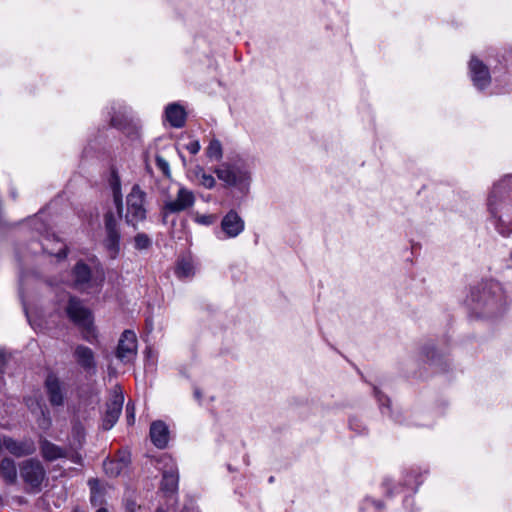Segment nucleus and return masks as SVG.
Returning a JSON list of instances; mask_svg holds the SVG:
<instances>
[{
    "label": "nucleus",
    "instance_id": "nucleus-1",
    "mask_svg": "<svg viewBox=\"0 0 512 512\" xmlns=\"http://www.w3.org/2000/svg\"><path fill=\"white\" fill-rule=\"evenodd\" d=\"M511 179L496 184L488 197V211L493 223L504 236L512 232V191L508 190Z\"/></svg>",
    "mask_w": 512,
    "mask_h": 512
},
{
    "label": "nucleus",
    "instance_id": "nucleus-2",
    "mask_svg": "<svg viewBox=\"0 0 512 512\" xmlns=\"http://www.w3.org/2000/svg\"><path fill=\"white\" fill-rule=\"evenodd\" d=\"M112 190L114 203L118 213L121 217H124L128 225L136 227L140 222L145 220L147 212L145 208L146 193L139 185H133L131 191L127 195L125 212L122 203L120 183L117 178L112 183Z\"/></svg>",
    "mask_w": 512,
    "mask_h": 512
},
{
    "label": "nucleus",
    "instance_id": "nucleus-3",
    "mask_svg": "<svg viewBox=\"0 0 512 512\" xmlns=\"http://www.w3.org/2000/svg\"><path fill=\"white\" fill-rule=\"evenodd\" d=\"M214 173L226 186L236 187L241 192L248 191L251 175L247 169L229 163H222L214 169Z\"/></svg>",
    "mask_w": 512,
    "mask_h": 512
},
{
    "label": "nucleus",
    "instance_id": "nucleus-4",
    "mask_svg": "<svg viewBox=\"0 0 512 512\" xmlns=\"http://www.w3.org/2000/svg\"><path fill=\"white\" fill-rule=\"evenodd\" d=\"M66 312L70 320L82 330L84 338L91 341L95 333L90 310L76 298H70Z\"/></svg>",
    "mask_w": 512,
    "mask_h": 512
},
{
    "label": "nucleus",
    "instance_id": "nucleus-5",
    "mask_svg": "<svg viewBox=\"0 0 512 512\" xmlns=\"http://www.w3.org/2000/svg\"><path fill=\"white\" fill-rule=\"evenodd\" d=\"M20 475L30 489L39 491L46 478V471L39 460L31 458L20 464Z\"/></svg>",
    "mask_w": 512,
    "mask_h": 512
},
{
    "label": "nucleus",
    "instance_id": "nucleus-6",
    "mask_svg": "<svg viewBox=\"0 0 512 512\" xmlns=\"http://www.w3.org/2000/svg\"><path fill=\"white\" fill-rule=\"evenodd\" d=\"M137 355V337L132 330H125L116 350L117 358L124 364L133 362Z\"/></svg>",
    "mask_w": 512,
    "mask_h": 512
},
{
    "label": "nucleus",
    "instance_id": "nucleus-7",
    "mask_svg": "<svg viewBox=\"0 0 512 512\" xmlns=\"http://www.w3.org/2000/svg\"><path fill=\"white\" fill-rule=\"evenodd\" d=\"M104 225L106 233L104 245L109 250L111 256L114 258L119 252L120 232L118 229L117 220L113 212L109 211L105 214Z\"/></svg>",
    "mask_w": 512,
    "mask_h": 512
},
{
    "label": "nucleus",
    "instance_id": "nucleus-8",
    "mask_svg": "<svg viewBox=\"0 0 512 512\" xmlns=\"http://www.w3.org/2000/svg\"><path fill=\"white\" fill-rule=\"evenodd\" d=\"M3 450L20 458L32 455L36 451V447L31 440L17 441L9 436L0 435V453Z\"/></svg>",
    "mask_w": 512,
    "mask_h": 512
},
{
    "label": "nucleus",
    "instance_id": "nucleus-9",
    "mask_svg": "<svg viewBox=\"0 0 512 512\" xmlns=\"http://www.w3.org/2000/svg\"><path fill=\"white\" fill-rule=\"evenodd\" d=\"M477 301L483 303L487 314H496L503 304L502 288L500 284L490 283L483 289L482 295Z\"/></svg>",
    "mask_w": 512,
    "mask_h": 512
},
{
    "label": "nucleus",
    "instance_id": "nucleus-10",
    "mask_svg": "<svg viewBox=\"0 0 512 512\" xmlns=\"http://www.w3.org/2000/svg\"><path fill=\"white\" fill-rule=\"evenodd\" d=\"M194 203V193L186 187L180 186L176 197L165 202L164 210L169 213H179L192 207Z\"/></svg>",
    "mask_w": 512,
    "mask_h": 512
},
{
    "label": "nucleus",
    "instance_id": "nucleus-11",
    "mask_svg": "<svg viewBox=\"0 0 512 512\" xmlns=\"http://www.w3.org/2000/svg\"><path fill=\"white\" fill-rule=\"evenodd\" d=\"M221 231L226 238L238 237L245 229V222L237 211L231 209L221 220Z\"/></svg>",
    "mask_w": 512,
    "mask_h": 512
},
{
    "label": "nucleus",
    "instance_id": "nucleus-12",
    "mask_svg": "<svg viewBox=\"0 0 512 512\" xmlns=\"http://www.w3.org/2000/svg\"><path fill=\"white\" fill-rule=\"evenodd\" d=\"M124 397L118 388H115L114 394L110 401L107 403L106 412L103 418V428L105 430L111 429L117 422L119 415L122 411Z\"/></svg>",
    "mask_w": 512,
    "mask_h": 512
},
{
    "label": "nucleus",
    "instance_id": "nucleus-13",
    "mask_svg": "<svg viewBox=\"0 0 512 512\" xmlns=\"http://www.w3.org/2000/svg\"><path fill=\"white\" fill-rule=\"evenodd\" d=\"M469 70L475 87L482 90L490 84L489 70L480 60L472 57L469 63Z\"/></svg>",
    "mask_w": 512,
    "mask_h": 512
},
{
    "label": "nucleus",
    "instance_id": "nucleus-14",
    "mask_svg": "<svg viewBox=\"0 0 512 512\" xmlns=\"http://www.w3.org/2000/svg\"><path fill=\"white\" fill-rule=\"evenodd\" d=\"M161 488L167 493L173 494L178 488V469L170 458H165Z\"/></svg>",
    "mask_w": 512,
    "mask_h": 512
},
{
    "label": "nucleus",
    "instance_id": "nucleus-15",
    "mask_svg": "<svg viewBox=\"0 0 512 512\" xmlns=\"http://www.w3.org/2000/svg\"><path fill=\"white\" fill-rule=\"evenodd\" d=\"M41 245L43 250L50 255L56 256L58 258L66 257V244L54 234H47L43 236Z\"/></svg>",
    "mask_w": 512,
    "mask_h": 512
},
{
    "label": "nucleus",
    "instance_id": "nucleus-16",
    "mask_svg": "<svg viewBox=\"0 0 512 512\" xmlns=\"http://www.w3.org/2000/svg\"><path fill=\"white\" fill-rule=\"evenodd\" d=\"M45 387L51 405H63L64 393L59 379L54 375H49L45 381Z\"/></svg>",
    "mask_w": 512,
    "mask_h": 512
},
{
    "label": "nucleus",
    "instance_id": "nucleus-17",
    "mask_svg": "<svg viewBox=\"0 0 512 512\" xmlns=\"http://www.w3.org/2000/svg\"><path fill=\"white\" fill-rule=\"evenodd\" d=\"M150 437L153 444L162 449L168 444L169 431L166 424L162 421H155L150 427Z\"/></svg>",
    "mask_w": 512,
    "mask_h": 512
},
{
    "label": "nucleus",
    "instance_id": "nucleus-18",
    "mask_svg": "<svg viewBox=\"0 0 512 512\" xmlns=\"http://www.w3.org/2000/svg\"><path fill=\"white\" fill-rule=\"evenodd\" d=\"M130 462L128 454H123L116 459L107 460L103 463L105 473L110 477H116L120 475L127 467Z\"/></svg>",
    "mask_w": 512,
    "mask_h": 512
},
{
    "label": "nucleus",
    "instance_id": "nucleus-19",
    "mask_svg": "<svg viewBox=\"0 0 512 512\" xmlns=\"http://www.w3.org/2000/svg\"><path fill=\"white\" fill-rule=\"evenodd\" d=\"M166 119L171 126L181 128L185 124L186 112L184 108L178 104H170L165 111Z\"/></svg>",
    "mask_w": 512,
    "mask_h": 512
},
{
    "label": "nucleus",
    "instance_id": "nucleus-20",
    "mask_svg": "<svg viewBox=\"0 0 512 512\" xmlns=\"http://www.w3.org/2000/svg\"><path fill=\"white\" fill-rule=\"evenodd\" d=\"M0 474L7 484H15L17 481L15 461L9 457H4L0 462Z\"/></svg>",
    "mask_w": 512,
    "mask_h": 512
},
{
    "label": "nucleus",
    "instance_id": "nucleus-21",
    "mask_svg": "<svg viewBox=\"0 0 512 512\" xmlns=\"http://www.w3.org/2000/svg\"><path fill=\"white\" fill-rule=\"evenodd\" d=\"M40 450L43 458L47 461H54L66 457V451L50 441L41 442Z\"/></svg>",
    "mask_w": 512,
    "mask_h": 512
},
{
    "label": "nucleus",
    "instance_id": "nucleus-22",
    "mask_svg": "<svg viewBox=\"0 0 512 512\" xmlns=\"http://www.w3.org/2000/svg\"><path fill=\"white\" fill-rule=\"evenodd\" d=\"M76 361L85 369H91L95 366L94 354L92 350L86 346L78 345L74 351Z\"/></svg>",
    "mask_w": 512,
    "mask_h": 512
},
{
    "label": "nucleus",
    "instance_id": "nucleus-23",
    "mask_svg": "<svg viewBox=\"0 0 512 512\" xmlns=\"http://www.w3.org/2000/svg\"><path fill=\"white\" fill-rule=\"evenodd\" d=\"M26 404L33 414H40L42 416V419L38 421L39 426L45 429L48 428L51 422L49 417L46 416L41 403L37 399L28 398Z\"/></svg>",
    "mask_w": 512,
    "mask_h": 512
},
{
    "label": "nucleus",
    "instance_id": "nucleus-24",
    "mask_svg": "<svg viewBox=\"0 0 512 512\" xmlns=\"http://www.w3.org/2000/svg\"><path fill=\"white\" fill-rule=\"evenodd\" d=\"M90 276H91V272H90L89 267L86 264H84L82 262H79L76 264V266L74 268V278H75L74 282L77 287H80L83 284H86L89 281Z\"/></svg>",
    "mask_w": 512,
    "mask_h": 512
},
{
    "label": "nucleus",
    "instance_id": "nucleus-25",
    "mask_svg": "<svg viewBox=\"0 0 512 512\" xmlns=\"http://www.w3.org/2000/svg\"><path fill=\"white\" fill-rule=\"evenodd\" d=\"M175 272L179 278H187L192 276L194 274V266L192 261L188 258L179 260Z\"/></svg>",
    "mask_w": 512,
    "mask_h": 512
},
{
    "label": "nucleus",
    "instance_id": "nucleus-26",
    "mask_svg": "<svg viewBox=\"0 0 512 512\" xmlns=\"http://www.w3.org/2000/svg\"><path fill=\"white\" fill-rule=\"evenodd\" d=\"M206 155L209 159L219 161L223 157L222 144L217 139H212L206 149Z\"/></svg>",
    "mask_w": 512,
    "mask_h": 512
},
{
    "label": "nucleus",
    "instance_id": "nucleus-27",
    "mask_svg": "<svg viewBox=\"0 0 512 512\" xmlns=\"http://www.w3.org/2000/svg\"><path fill=\"white\" fill-rule=\"evenodd\" d=\"M134 245L138 250L148 249L151 245V239L145 233H138L134 238Z\"/></svg>",
    "mask_w": 512,
    "mask_h": 512
},
{
    "label": "nucleus",
    "instance_id": "nucleus-28",
    "mask_svg": "<svg viewBox=\"0 0 512 512\" xmlns=\"http://www.w3.org/2000/svg\"><path fill=\"white\" fill-rule=\"evenodd\" d=\"M198 183L206 189H212L216 185V180L211 174L205 172L204 174H201L200 179H198Z\"/></svg>",
    "mask_w": 512,
    "mask_h": 512
},
{
    "label": "nucleus",
    "instance_id": "nucleus-29",
    "mask_svg": "<svg viewBox=\"0 0 512 512\" xmlns=\"http://www.w3.org/2000/svg\"><path fill=\"white\" fill-rule=\"evenodd\" d=\"M216 219L217 217L213 214H205V215H200V214H197L195 216V221L201 225H206V226H209V225H212L216 222Z\"/></svg>",
    "mask_w": 512,
    "mask_h": 512
},
{
    "label": "nucleus",
    "instance_id": "nucleus-30",
    "mask_svg": "<svg viewBox=\"0 0 512 512\" xmlns=\"http://www.w3.org/2000/svg\"><path fill=\"white\" fill-rule=\"evenodd\" d=\"M156 165L163 171L165 175H169L170 167L169 163L161 156H156Z\"/></svg>",
    "mask_w": 512,
    "mask_h": 512
},
{
    "label": "nucleus",
    "instance_id": "nucleus-31",
    "mask_svg": "<svg viewBox=\"0 0 512 512\" xmlns=\"http://www.w3.org/2000/svg\"><path fill=\"white\" fill-rule=\"evenodd\" d=\"M73 435L76 438L79 445H81L82 440L84 439V429L81 425L76 424L73 427Z\"/></svg>",
    "mask_w": 512,
    "mask_h": 512
},
{
    "label": "nucleus",
    "instance_id": "nucleus-32",
    "mask_svg": "<svg viewBox=\"0 0 512 512\" xmlns=\"http://www.w3.org/2000/svg\"><path fill=\"white\" fill-rule=\"evenodd\" d=\"M126 414H127V421L128 424H133L135 421V408L134 405L131 403H128L126 406Z\"/></svg>",
    "mask_w": 512,
    "mask_h": 512
},
{
    "label": "nucleus",
    "instance_id": "nucleus-33",
    "mask_svg": "<svg viewBox=\"0 0 512 512\" xmlns=\"http://www.w3.org/2000/svg\"><path fill=\"white\" fill-rule=\"evenodd\" d=\"M185 148L191 153V154H197L200 151V143L198 140H193L189 142Z\"/></svg>",
    "mask_w": 512,
    "mask_h": 512
},
{
    "label": "nucleus",
    "instance_id": "nucleus-34",
    "mask_svg": "<svg viewBox=\"0 0 512 512\" xmlns=\"http://www.w3.org/2000/svg\"><path fill=\"white\" fill-rule=\"evenodd\" d=\"M8 358H9L8 354L5 351L0 350V374L4 372V368L7 363Z\"/></svg>",
    "mask_w": 512,
    "mask_h": 512
},
{
    "label": "nucleus",
    "instance_id": "nucleus-35",
    "mask_svg": "<svg viewBox=\"0 0 512 512\" xmlns=\"http://www.w3.org/2000/svg\"><path fill=\"white\" fill-rule=\"evenodd\" d=\"M205 173V170L203 167H201L200 165H197L194 169H193V175L194 177L198 180L200 179L201 177V174H204Z\"/></svg>",
    "mask_w": 512,
    "mask_h": 512
},
{
    "label": "nucleus",
    "instance_id": "nucleus-36",
    "mask_svg": "<svg viewBox=\"0 0 512 512\" xmlns=\"http://www.w3.org/2000/svg\"><path fill=\"white\" fill-rule=\"evenodd\" d=\"M111 123H112V125L117 126V127H120V126H121V124H122V123H121V121H120V120H118V119H117L116 117H114V116L111 118Z\"/></svg>",
    "mask_w": 512,
    "mask_h": 512
},
{
    "label": "nucleus",
    "instance_id": "nucleus-37",
    "mask_svg": "<svg viewBox=\"0 0 512 512\" xmlns=\"http://www.w3.org/2000/svg\"><path fill=\"white\" fill-rule=\"evenodd\" d=\"M71 459H72V461L74 463H80L81 462V456L79 454H74Z\"/></svg>",
    "mask_w": 512,
    "mask_h": 512
},
{
    "label": "nucleus",
    "instance_id": "nucleus-38",
    "mask_svg": "<svg viewBox=\"0 0 512 512\" xmlns=\"http://www.w3.org/2000/svg\"><path fill=\"white\" fill-rule=\"evenodd\" d=\"M147 325L149 326V329L152 330V322L149 319H147Z\"/></svg>",
    "mask_w": 512,
    "mask_h": 512
},
{
    "label": "nucleus",
    "instance_id": "nucleus-39",
    "mask_svg": "<svg viewBox=\"0 0 512 512\" xmlns=\"http://www.w3.org/2000/svg\"><path fill=\"white\" fill-rule=\"evenodd\" d=\"M96 512H107V510H106V509H104V508H100V509H98Z\"/></svg>",
    "mask_w": 512,
    "mask_h": 512
},
{
    "label": "nucleus",
    "instance_id": "nucleus-40",
    "mask_svg": "<svg viewBox=\"0 0 512 512\" xmlns=\"http://www.w3.org/2000/svg\"><path fill=\"white\" fill-rule=\"evenodd\" d=\"M89 483L92 484V483H96V480H89Z\"/></svg>",
    "mask_w": 512,
    "mask_h": 512
},
{
    "label": "nucleus",
    "instance_id": "nucleus-41",
    "mask_svg": "<svg viewBox=\"0 0 512 512\" xmlns=\"http://www.w3.org/2000/svg\"><path fill=\"white\" fill-rule=\"evenodd\" d=\"M156 512H164L161 508H158Z\"/></svg>",
    "mask_w": 512,
    "mask_h": 512
}]
</instances>
